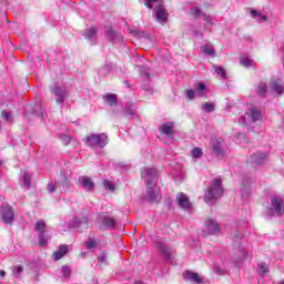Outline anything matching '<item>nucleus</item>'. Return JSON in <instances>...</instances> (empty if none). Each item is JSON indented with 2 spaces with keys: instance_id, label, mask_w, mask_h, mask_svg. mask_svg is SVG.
Wrapping results in <instances>:
<instances>
[{
  "instance_id": "obj_1",
  "label": "nucleus",
  "mask_w": 284,
  "mask_h": 284,
  "mask_svg": "<svg viewBox=\"0 0 284 284\" xmlns=\"http://www.w3.org/2000/svg\"><path fill=\"white\" fill-rule=\"evenodd\" d=\"M141 176L146 183V196L152 203L161 201V193L159 186H156V181H159V174L156 169L144 168L141 171Z\"/></svg>"
},
{
  "instance_id": "obj_2",
  "label": "nucleus",
  "mask_w": 284,
  "mask_h": 284,
  "mask_svg": "<svg viewBox=\"0 0 284 284\" xmlns=\"http://www.w3.org/2000/svg\"><path fill=\"white\" fill-rule=\"evenodd\" d=\"M223 196V182L216 178L204 192V201L207 205H214L217 199Z\"/></svg>"
},
{
  "instance_id": "obj_3",
  "label": "nucleus",
  "mask_w": 284,
  "mask_h": 284,
  "mask_svg": "<svg viewBox=\"0 0 284 284\" xmlns=\"http://www.w3.org/2000/svg\"><path fill=\"white\" fill-rule=\"evenodd\" d=\"M84 143L88 148H100V150H103L110 143V139L105 133H91L85 136Z\"/></svg>"
},
{
  "instance_id": "obj_4",
  "label": "nucleus",
  "mask_w": 284,
  "mask_h": 284,
  "mask_svg": "<svg viewBox=\"0 0 284 284\" xmlns=\"http://www.w3.org/2000/svg\"><path fill=\"white\" fill-rule=\"evenodd\" d=\"M184 94L189 101H194L196 98L205 99L207 98V85L203 82H197L193 89H187L184 91Z\"/></svg>"
},
{
  "instance_id": "obj_5",
  "label": "nucleus",
  "mask_w": 284,
  "mask_h": 284,
  "mask_svg": "<svg viewBox=\"0 0 284 284\" xmlns=\"http://www.w3.org/2000/svg\"><path fill=\"white\" fill-rule=\"evenodd\" d=\"M284 206H283V199L278 196L271 197V205L266 210V214L268 216H283Z\"/></svg>"
},
{
  "instance_id": "obj_6",
  "label": "nucleus",
  "mask_w": 284,
  "mask_h": 284,
  "mask_svg": "<svg viewBox=\"0 0 284 284\" xmlns=\"http://www.w3.org/2000/svg\"><path fill=\"white\" fill-rule=\"evenodd\" d=\"M37 232H39V245L44 247L48 245V241H50V236H45V222L40 220L34 224Z\"/></svg>"
},
{
  "instance_id": "obj_7",
  "label": "nucleus",
  "mask_w": 284,
  "mask_h": 284,
  "mask_svg": "<svg viewBox=\"0 0 284 284\" xmlns=\"http://www.w3.org/2000/svg\"><path fill=\"white\" fill-rule=\"evenodd\" d=\"M0 212L3 223L6 225H12V223L14 222V210H12V206H1Z\"/></svg>"
},
{
  "instance_id": "obj_8",
  "label": "nucleus",
  "mask_w": 284,
  "mask_h": 284,
  "mask_svg": "<svg viewBox=\"0 0 284 284\" xmlns=\"http://www.w3.org/2000/svg\"><path fill=\"white\" fill-rule=\"evenodd\" d=\"M153 17L158 23H165L168 21V11L163 4H156L153 9Z\"/></svg>"
},
{
  "instance_id": "obj_9",
  "label": "nucleus",
  "mask_w": 284,
  "mask_h": 284,
  "mask_svg": "<svg viewBox=\"0 0 284 284\" xmlns=\"http://www.w3.org/2000/svg\"><path fill=\"white\" fill-rule=\"evenodd\" d=\"M156 247H158V250L160 251V253L162 254V256H164V258L166 261H173V258H174V250H172V247L168 246L163 242H156Z\"/></svg>"
},
{
  "instance_id": "obj_10",
  "label": "nucleus",
  "mask_w": 284,
  "mask_h": 284,
  "mask_svg": "<svg viewBox=\"0 0 284 284\" xmlns=\"http://www.w3.org/2000/svg\"><path fill=\"white\" fill-rule=\"evenodd\" d=\"M212 148L216 156H219L220 159H223L225 156V141H223V139L214 140L212 142Z\"/></svg>"
},
{
  "instance_id": "obj_11",
  "label": "nucleus",
  "mask_w": 284,
  "mask_h": 284,
  "mask_svg": "<svg viewBox=\"0 0 284 284\" xmlns=\"http://www.w3.org/2000/svg\"><path fill=\"white\" fill-rule=\"evenodd\" d=\"M52 94H54L57 103L61 105L65 101V97H68V90H65V87L55 85L52 89Z\"/></svg>"
},
{
  "instance_id": "obj_12",
  "label": "nucleus",
  "mask_w": 284,
  "mask_h": 284,
  "mask_svg": "<svg viewBox=\"0 0 284 284\" xmlns=\"http://www.w3.org/2000/svg\"><path fill=\"white\" fill-rule=\"evenodd\" d=\"M270 90L273 94H277L278 97H282V94L284 93L283 81L281 79L271 80Z\"/></svg>"
},
{
  "instance_id": "obj_13",
  "label": "nucleus",
  "mask_w": 284,
  "mask_h": 284,
  "mask_svg": "<svg viewBox=\"0 0 284 284\" xmlns=\"http://www.w3.org/2000/svg\"><path fill=\"white\" fill-rule=\"evenodd\" d=\"M251 123H263V110L258 106H252L250 110Z\"/></svg>"
},
{
  "instance_id": "obj_14",
  "label": "nucleus",
  "mask_w": 284,
  "mask_h": 284,
  "mask_svg": "<svg viewBox=\"0 0 284 284\" xmlns=\"http://www.w3.org/2000/svg\"><path fill=\"white\" fill-rule=\"evenodd\" d=\"M267 163V153L256 152L251 156V165H265Z\"/></svg>"
},
{
  "instance_id": "obj_15",
  "label": "nucleus",
  "mask_w": 284,
  "mask_h": 284,
  "mask_svg": "<svg viewBox=\"0 0 284 284\" xmlns=\"http://www.w3.org/2000/svg\"><path fill=\"white\" fill-rule=\"evenodd\" d=\"M240 194L244 201L250 199V178H243L240 184Z\"/></svg>"
},
{
  "instance_id": "obj_16",
  "label": "nucleus",
  "mask_w": 284,
  "mask_h": 284,
  "mask_svg": "<svg viewBox=\"0 0 284 284\" xmlns=\"http://www.w3.org/2000/svg\"><path fill=\"white\" fill-rule=\"evenodd\" d=\"M71 227H77L78 230H88V227H90V220H88V217H74L71 221Z\"/></svg>"
},
{
  "instance_id": "obj_17",
  "label": "nucleus",
  "mask_w": 284,
  "mask_h": 284,
  "mask_svg": "<svg viewBox=\"0 0 284 284\" xmlns=\"http://www.w3.org/2000/svg\"><path fill=\"white\" fill-rule=\"evenodd\" d=\"M79 183L81 187L85 190V192H92V190H94V181H92V179H90L89 176H85V175L80 176Z\"/></svg>"
},
{
  "instance_id": "obj_18",
  "label": "nucleus",
  "mask_w": 284,
  "mask_h": 284,
  "mask_svg": "<svg viewBox=\"0 0 284 284\" xmlns=\"http://www.w3.org/2000/svg\"><path fill=\"white\" fill-rule=\"evenodd\" d=\"M97 32H99V27H91L84 30L83 37L87 41H90V43H94V41H97Z\"/></svg>"
},
{
  "instance_id": "obj_19",
  "label": "nucleus",
  "mask_w": 284,
  "mask_h": 284,
  "mask_svg": "<svg viewBox=\"0 0 284 284\" xmlns=\"http://www.w3.org/2000/svg\"><path fill=\"white\" fill-rule=\"evenodd\" d=\"M176 201H178L179 207H181L182 210H190V207H192V203H190V199H187V195L183 193H180L176 196Z\"/></svg>"
},
{
  "instance_id": "obj_20",
  "label": "nucleus",
  "mask_w": 284,
  "mask_h": 284,
  "mask_svg": "<svg viewBox=\"0 0 284 284\" xmlns=\"http://www.w3.org/2000/svg\"><path fill=\"white\" fill-rule=\"evenodd\" d=\"M250 14L257 23H264V21H267V14L263 13V11L251 9Z\"/></svg>"
},
{
  "instance_id": "obj_21",
  "label": "nucleus",
  "mask_w": 284,
  "mask_h": 284,
  "mask_svg": "<svg viewBox=\"0 0 284 284\" xmlns=\"http://www.w3.org/2000/svg\"><path fill=\"white\" fill-rule=\"evenodd\" d=\"M98 223H101L103 227H114V225H116V222H114V219L103 214H100L98 216Z\"/></svg>"
},
{
  "instance_id": "obj_22",
  "label": "nucleus",
  "mask_w": 284,
  "mask_h": 284,
  "mask_svg": "<svg viewBox=\"0 0 284 284\" xmlns=\"http://www.w3.org/2000/svg\"><path fill=\"white\" fill-rule=\"evenodd\" d=\"M205 225L209 234H219L221 232V226L214 220H207Z\"/></svg>"
},
{
  "instance_id": "obj_23",
  "label": "nucleus",
  "mask_w": 284,
  "mask_h": 284,
  "mask_svg": "<svg viewBox=\"0 0 284 284\" xmlns=\"http://www.w3.org/2000/svg\"><path fill=\"white\" fill-rule=\"evenodd\" d=\"M184 278L191 281V283H203V277L199 273L186 271L184 273Z\"/></svg>"
},
{
  "instance_id": "obj_24",
  "label": "nucleus",
  "mask_w": 284,
  "mask_h": 284,
  "mask_svg": "<svg viewBox=\"0 0 284 284\" xmlns=\"http://www.w3.org/2000/svg\"><path fill=\"white\" fill-rule=\"evenodd\" d=\"M71 174L70 172L65 171V170H62L61 173H60V184L68 189V187H71V183H70V179H71Z\"/></svg>"
},
{
  "instance_id": "obj_25",
  "label": "nucleus",
  "mask_w": 284,
  "mask_h": 284,
  "mask_svg": "<svg viewBox=\"0 0 284 284\" xmlns=\"http://www.w3.org/2000/svg\"><path fill=\"white\" fill-rule=\"evenodd\" d=\"M105 37L106 39H109V41H113V43H116V41H121V39H123V37H121V34H118L116 31H114L112 28H109L106 30Z\"/></svg>"
},
{
  "instance_id": "obj_26",
  "label": "nucleus",
  "mask_w": 284,
  "mask_h": 284,
  "mask_svg": "<svg viewBox=\"0 0 284 284\" xmlns=\"http://www.w3.org/2000/svg\"><path fill=\"white\" fill-rule=\"evenodd\" d=\"M160 131L162 134H166V136H172L174 134V124L172 122L162 124Z\"/></svg>"
},
{
  "instance_id": "obj_27",
  "label": "nucleus",
  "mask_w": 284,
  "mask_h": 284,
  "mask_svg": "<svg viewBox=\"0 0 284 284\" xmlns=\"http://www.w3.org/2000/svg\"><path fill=\"white\" fill-rule=\"evenodd\" d=\"M237 255L240 256V260L239 262H235V267H241L243 265V261L247 258V252H245L243 246H240L237 250Z\"/></svg>"
},
{
  "instance_id": "obj_28",
  "label": "nucleus",
  "mask_w": 284,
  "mask_h": 284,
  "mask_svg": "<svg viewBox=\"0 0 284 284\" xmlns=\"http://www.w3.org/2000/svg\"><path fill=\"white\" fill-rule=\"evenodd\" d=\"M65 254H68V245H61L53 254V261H61V257L65 256Z\"/></svg>"
},
{
  "instance_id": "obj_29",
  "label": "nucleus",
  "mask_w": 284,
  "mask_h": 284,
  "mask_svg": "<svg viewBox=\"0 0 284 284\" xmlns=\"http://www.w3.org/2000/svg\"><path fill=\"white\" fill-rule=\"evenodd\" d=\"M257 274H261V276H265V274H270V266L265 263H258L257 264Z\"/></svg>"
},
{
  "instance_id": "obj_30",
  "label": "nucleus",
  "mask_w": 284,
  "mask_h": 284,
  "mask_svg": "<svg viewBox=\"0 0 284 284\" xmlns=\"http://www.w3.org/2000/svg\"><path fill=\"white\" fill-rule=\"evenodd\" d=\"M103 99L105 101V103H108L111 106L116 105V94H106L103 95Z\"/></svg>"
},
{
  "instance_id": "obj_31",
  "label": "nucleus",
  "mask_w": 284,
  "mask_h": 284,
  "mask_svg": "<svg viewBox=\"0 0 284 284\" xmlns=\"http://www.w3.org/2000/svg\"><path fill=\"white\" fill-rule=\"evenodd\" d=\"M202 52L204 54H207L209 57H214L215 52H214V48L211 44H205L202 47Z\"/></svg>"
},
{
  "instance_id": "obj_32",
  "label": "nucleus",
  "mask_w": 284,
  "mask_h": 284,
  "mask_svg": "<svg viewBox=\"0 0 284 284\" xmlns=\"http://www.w3.org/2000/svg\"><path fill=\"white\" fill-rule=\"evenodd\" d=\"M191 155L193 159H201L203 156V149L195 146L191 151Z\"/></svg>"
},
{
  "instance_id": "obj_33",
  "label": "nucleus",
  "mask_w": 284,
  "mask_h": 284,
  "mask_svg": "<svg viewBox=\"0 0 284 284\" xmlns=\"http://www.w3.org/2000/svg\"><path fill=\"white\" fill-rule=\"evenodd\" d=\"M21 274H23V266L21 265L13 266L12 276H14V278H21Z\"/></svg>"
},
{
  "instance_id": "obj_34",
  "label": "nucleus",
  "mask_w": 284,
  "mask_h": 284,
  "mask_svg": "<svg viewBox=\"0 0 284 284\" xmlns=\"http://www.w3.org/2000/svg\"><path fill=\"white\" fill-rule=\"evenodd\" d=\"M257 94H260V97H265V94H267V83H260L257 87Z\"/></svg>"
},
{
  "instance_id": "obj_35",
  "label": "nucleus",
  "mask_w": 284,
  "mask_h": 284,
  "mask_svg": "<svg viewBox=\"0 0 284 284\" xmlns=\"http://www.w3.org/2000/svg\"><path fill=\"white\" fill-rule=\"evenodd\" d=\"M23 179V187H30L31 183H32V176L30 175V173H23L22 175Z\"/></svg>"
},
{
  "instance_id": "obj_36",
  "label": "nucleus",
  "mask_w": 284,
  "mask_h": 284,
  "mask_svg": "<svg viewBox=\"0 0 284 284\" xmlns=\"http://www.w3.org/2000/svg\"><path fill=\"white\" fill-rule=\"evenodd\" d=\"M155 3L158 6H161L163 4V0H146V2L144 3V6L146 8H149V10H152V8L155 6Z\"/></svg>"
},
{
  "instance_id": "obj_37",
  "label": "nucleus",
  "mask_w": 284,
  "mask_h": 284,
  "mask_svg": "<svg viewBox=\"0 0 284 284\" xmlns=\"http://www.w3.org/2000/svg\"><path fill=\"white\" fill-rule=\"evenodd\" d=\"M215 110H216V105L214 103L212 102L204 103V106H203L204 112L211 113V112H214Z\"/></svg>"
},
{
  "instance_id": "obj_38",
  "label": "nucleus",
  "mask_w": 284,
  "mask_h": 284,
  "mask_svg": "<svg viewBox=\"0 0 284 284\" xmlns=\"http://www.w3.org/2000/svg\"><path fill=\"white\" fill-rule=\"evenodd\" d=\"M240 64L243 65V68H250V57L245 54L240 55Z\"/></svg>"
},
{
  "instance_id": "obj_39",
  "label": "nucleus",
  "mask_w": 284,
  "mask_h": 284,
  "mask_svg": "<svg viewBox=\"0 0 284 284\" xmlns=\"http://www.w3.org/2000/svg\"><path fill=\"white\" fill-rule=\"evenodd\" d=\"M213 70H214V72H216V74H220V77H222V79H225L226 73H225V69H223V67L213 64Z\"/></svg>"
},
{
  "instance_id": "obj_40",
  "label": "nucleus",
  "mask_w": 284,
  "mask_h": 284,
  "mask_svg": "<svg viewBox=\"0 0 284 284\" xmlns=\"http://www.w3.org/2000/svg\"><path fill=\"white\" fill-rule=\"evenodd\" d=\"M250 120V114H247V113H245V115H243V116H241L240 119H239V124L240 125H243L244 128H248L247 126V121Z\"/></svg>"
},
{
  "instance_id": "obj_41",
  "label": "nucleus",
  "mask_w": 284,
  "mask_h": 284,
  "mask_svg": "<svg viewBox=\"0 0 284 284\" xmlns=\"http://www.w3.org/2000/svg\"><path fill=\"white\" fill-rule=\"evenodd\" d=\"M71 274H72V268H70V266H68V265H63L62 266V275L64 276V278H70Z\"/></svg>"
},
{
  "instance_id": "obj_42",
  "label": "nucleus",
  "mask_w": 284,
  "mask_h": 284,
  "mask_svg": "<svg viewBox=\"0 0 284 284\" xmlns=\"http://www.w3.org/2000/svg\"><path fill=\"white\" fill-rule=\"evenodd\" d=\"M33 114H37V116H43V108L41 106V104L34 105Z\"/></svg>"
},
{
  "instance_id": "obj_43",
  "label": "nucleus",
  "mask_w": 284,
  "mask_h": 284,
  "mask_svg": "<svg viewBox=\"0 0 284 284\" xmlns=\"http://www.w3.org/2000/svg\"><path fill=\"white\" fill-rule=\"evenodd\" d=\"M99 243L94 239H89L87 242L88 250H94Z\"/></svg>"
},
{
  "instance_id": "obj_44",
  "label": "nucleus",
  "mask_w": 284,
  "mask_h": 284,
  "mask_svg": "<svg viewBox=\"0 0 284 284\" xmlns=\"http://www.w3.org/2000/svg\"><path fill=\"white\" fill-rule=\"evenodd\" d=\"M1 116L4 119V121H12V119H14V115L8 111H2Z\"/></svg>"
},
{
  "instance_id": "obj_45",
  "label": "nucleus",
  "mask_w": 284,
  "mask_h": 284,
  "mask_svg": "<svg viewBox=\"0 0 284 284\" xmlns=\"http://www.w3.org/2000/svg\"><path fill=\"white\" fill-rule=\"evenodd\" d=\"M103 185H104V187L106 189V190H109L110 192H114V184H112V182H110V181H108V180H105L104 182H103Z\"/></svg>"
},
{
  "instance_id": "obj_46",
  "label": "nucleus",
  "mask_w": 284,
  "mask_h": 284,
  "mask_svg": "<svg viewBox=\"0 0 284 284\" xmlns=\"http://www.w3.org/2000/svg\"><path fill=\"white\" fill-rule=\"evenodd\" d=\"M191 14H193V17H200L201 16V9L199 7H193L191 9Z\"/></svg>"
},
{
  "instance_id": "obj_47",
  "label": "nucleus",
  "mask_w": 284,
  "mask_h": 284,
  "mask_svg": "<svg viewBox=\"0 0 284 284\" xmlns=\"http://www.w3.org/2000/svg\"><path fill=\"white\" fill-rule=\"evenodd\" d=\"M108 72H110V67L109 65H104L100 70V74H102L103 77H105L108 74Z\"/></svg>"
},
{
  "instance_id": "obj_48",
  "label": "nucleus",
  "mask_w": 284,
  "mask_h": 284,
  "mask_svg": "<svg viewBox=\"0 0 284 284\" xmlns=\"http://www.w3.org/2000/svg\"><path fill=\"white\" fill-rule=\"evenodd\" d=\"M60 139L64 143V145H68L70 143V141H71L69 135H65V134L61 135Z\"/></svg>"
},
{
  "instance_id": "obj_49",
  "label": "nucleus",
  "mask_w": 284,
  "mask_h": 284,
  "mask_svg": "<svg viewBox=\"0 0 284 284\" xmlns=\"http://www.w3.org/2000/svg\"><path fill=\"white\" fill-rule=\"evenodd\" d=\"M204 21H206V23H210L211 26H214V18L210 16H204Z\"/></svg>"
},
{
  "instance_id": "obj_50",
  "label": "nucleus",
  "mask_w": 284,
  "mask_h": 284,
  "mask_svg": "<svg viewBox=\"0 0 284 284\" xmlns=\"http://www.w3.org/2000/svg\"><path fill=\"white\" fill-rule=\"evenodd\" d=\"M98 261L100 263H105V261H108V255H105V253H102L99 257Z\"/></svg>"
},
{
  "instance_id": "obj_51",
  "label": "nucleus",
  "mask_w": 284,
  "mask_h": 284,
  "mask_svg": "<svg viewBox=\"0 0 284 284\" xmlns=\"http://www.w3.org/2000/svg\"><path fill=\"white\" fill-rule=\"evenodd\" d=\"M47 190L48 192L52 193L57 190V186L53 183H49Z\"/></svg>"
},
{
  "instance_id": "obj_52",
  "label": "nucleus",
  "mask_w": 284,
  "mask_h": 284,
  "mask_svg": "<svg viewBox=\"0 0 284 284\" xmlns=\"http://www.w3.org/2000/svg\"><path fill=\"white\" fill-rule=\"evenodd\" d=\"M142 74H144V77L146 79H150V72L148 71V69H144V71L142 72Z\"/></svg>"
},
{
  "instance_id": "obj_53",
  "label": "nucleus",
  "mask_w": 284,
  "mask_h": 284,
  "mask_svg": "<svg viewBox=\"0 0 284 284\" xmlns=\"http://www.w3.org/2000/svg\"><path fill=\"white\" fill-rule=\"evenodd\" d=\"M0 278H6V271L0 270Z\"/></svg>"
},
{
  "instance_id": "obj_54",
  "label": "nucleus",
  "mask_w": 284,
  "mask_h": 284,
  "mask_svg": "<svg viewBox=\"0 0 284 284\" xmlns=\"http://www.w3.org/2000/svg\"><path fill=\"white\" fill-rule=\"evenodd\" d=\"M135 284H143V283L138 281V282H135Z\"/></svg>"
},
{
  "instance_id": "obj_55",
  "label": "nucleus",
  "mask_w": 284,
  "mask_h": 284,
  "mask_svg": "<svg viewBox=\"0 0 284 284\" xmlns=\"http://www.w3.org/2000/svg\"><path fill=\"white\" fill-rule=\"evenodd\" d=\"M252 63H253V61H252V60H250V65H252Z\"/></svg>"
},
{
  "instance_id": "obj_56",
  "label": "nucleus",
  "mask_w": 284,
  "mask_h": 284,
  "mask_svg": "<svg viewBox=\"0 0 284 284\" xmlns=\"http://www.w3.org/2000/svg\"><path fill=\"white\" fill-rule=\"evenodd\" d=\"M278 284H284V280L282 282H280Z\"/></svg>"
},
{
  "instance_id": "obj_57",
  "label": "nucleus",
  "mask_w": 284,
  "mask_h": 284,
  "mask_svg": "<svg viewBox=\"0 0 284 284\" xmlns=\"http://www.w3.org/2000/svg\"><path fill=\"white\" fill-rule=\"evenodd\" d=\"M0 130H1V121H0Z\"/></svg>"
},
{
  "instance_id": "obj_58",
  "label": "nucleus",
  "mask_w": 284,
  "mask_h": 284,
  "mask_svg": "<svg viewBox=\"0 0 284 284\" xmlns=\"http://www.w3.org/2000/svg\"><path fill=\"white\" fill-rule=\"evenodd\" d=\"M0 284H3V283L0 282Z\"/></svg>"
}]
</instances>
